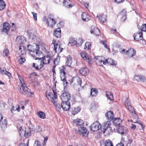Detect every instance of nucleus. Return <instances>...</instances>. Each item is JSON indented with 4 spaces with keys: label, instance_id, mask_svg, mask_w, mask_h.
Segmentation results:
<instances>
[{
    "label": "nucleus",
    "instance_id": "nucleus-1",
    "mask_svg": "<svg viewBox=\"0 0 146 146\" xmlns=\"http://www.w3.org/2000/svg\"><path fill=\"white\" fill-rule=\"evenodd\" d=\"M73 125L78 128V130L75 129H74L76 133L82 136H87L88 135L89 132L86 127H84V122L83 120L79 119L74 120Z\"/></svg>",
    "mask_w": 146,
    "mask_h": 146
},
{
    "label": "nucleus",
    "instance_id": "nucleus-2",
    "mask_svg": "<svg viewBox=\"0 0 146 146\" xmlns=\"http://www.w3.org/2000/svg\"><path fill=\"white\" fill-rule=\"evenodd\" d=\"M28 51L30 52V54L33 57L36 56L38 54L39 50V46L38 45L36 44L35 46H32L30 44L27 46Z\"/></svg>",
    "mask_w": 146,
    "mask_h": 146
},
{
    "label": "nucleus",
    "instance_id": "nucleus-3",
    "mask_svg": "<svg viewBox=\"0 0 146 146\" xmlns=\"http://www.w3.org/2000/svg\"><path fill=\"white\" fill-rule=\"evenodd\" d=\"M19 92L22 94L26 95L29 93L32 94L30 90L27 87L26 84L23 82V84H22L21 86L18 88Z\"/></svg>",
    "mask_w": 146,
    "mask_h": 146
},
{
    "label": "nucleus",
    "instance_id": "nucleus-4",
    "mask_svg": "<svg viewBox=\"0 0 146 146\" xmlns=\"http://www.w3.org/2000/svg\"><path fill=\"white\" fill-rule=\"evenodd\" d=\"M50 56L49 55H47L42 58V59H39L38 62H40L39 66L40 68H41L44 66V65L49 64L50 60Z\"/></svg>",
    "mask_w": 146,
    "mask_h": 146
},
{
    "label": "nucleus",
    "instance_id": "nucleus-5",
    "mask_svg": "<svg viewBox=\"0 0 146 146\" xmlns=\"http://www.w3.org/2000/svg\"><path fill=\"white\" fill-rule=\"evenodd\" d=\"M62 68L60 69V77L61 80L63 82V85L64 87H66L68 84V82L66 79V73L65 71V70L64 66H62Z\"/></svg>",
    "mask_w": 146,
    "mask_h": 146
},
{
    "label": "nucleus",
    "instance_id": "nucleus-6",
    "mask_svg": "<svg viewBox=\"0 0 146 146\" xmlns=\"http://www.w3.org/2000/svg\"><path fill=\"white\" fill-rule=\"evenodd\" d=\"M71 97L70 94L68 92H65L61 95L60 98L62 102H68Z\"/></svg>",
    "mask_w": 146,
    "mask_h": 146
},
{
    "label": "nucleus",
    "instance_id": "nucleus-7",
    "mask_svg": "<svg viewBox=\"0 0 146 146\" xmlns=\"http://www.w3.org/2000/svg\"><path fill=\"white\" fill-rule=\"evenodd\" d=\"M83 43L82 40L81 39H79L77 41L75 38H72L70 40L69 42V43L71 44L72 46H73L76 44L77 46H81Z\"/></svg>",
    "mask_w": 146,
    "mask_h": 146
},
{
    "label": "nucleus",
    "instance_id": "nucleus-8",
    "mask_svg": "<svg viewBox=\"0 0 146 146\" xmlns=\"http://www.w3.org/2000/svg\"><path fill=\"white\" fill-rule=\"evenodd\" d=\"M100 123L98 121L94 122L91 125V130L93 131H97L100 129Z\"/></svg>",
    "mask_w": 146,
    "mask_h": 146
},
{
    "label": "nucleus",
    "instance_id": "nucleus-9",
    "mask_svg": "<svg viewBox=\"0 0 146 146\" xmlns=\"http://www.w3.org/2000/svg\"><path fill=\"white\" fill-rule=\"evenodd\" d=\"M53 44L54 46V49L56 52L58 54L60 53L62 51L63 48H61L60 46L57 43L56 41L53 40L52 44Z\"/></svg>",
    "mask_w": 146,
    "mask_h": 146
},
{
    "label": "nucleus",
    "instance_id": "nucleus-10",
    "mask_svg": "<svg viewBox=\"0 0 146 146\" xmlns=\"http://www.w3.org/2000/svg\"><path fill=\"white\" fill-rule=\"evenodd\" d=\"M116 129L118 133L122 135L126 134L127 132V128L123 126H119V127H117Z\"/></svg>",
    "mask_w": 146,
    "mask_h": 146
},
{
    "label": "nucleus",
    "instance_id": "nucleus-11",
    "mask_svg": "<svg viewBox=\"0 0 146 146\" xmlns=\"http://www.w3.org/2000/svg\"><path fill=\"white\" fill-rule=\"evenodd\" d=\"M10 27V26L9 23H4L3 25V28L1 31V32L3 34L5 33L7 34H8Z\"/></svg>",
    "mask_w": 146,
    "mask_h": 146
},
{
    "label": "nucleus",
    "instance_id": "nucleus-12",
    "mask_svg": "<svg viewBox=\"0 0 146 146\" xmlns=\"http://www.w3.org/2000/svg\"><path fill=\"white\" fill-rule=\"evenodd\" d=\"M105 116L108 120V121L110 122L112 121L114 118L113 113L111 111H109L106 113L105 114Z\"/></svg>",
    "mask_w": 146,
    "mask_h": 146
},
{
    "label": "nucleus",
    "instance_id": "nucleus-13",
    "mask_svg": "<svg viewBox=\"0 0 146 146\" xmlns=\"http://www.w3.org/2000/svg\"><path fill=\"white\" fill-rule=\"evenodd\" d=\"M82 58L86 61L89 64L90 63L91 59L90 56L88 55V54L86 52H82L80 53Z\"/></svg>",
    "mask_w": 146,
    "mask_h": 146
},
{
    "label": "nucleus",
    "instance_id": "nucleus-14",
    "mask_svg": "<svg viewBox=\"0 0 146 146\" xmlns=\"http://www.w3.org/2000/svg\"><path fill=\"white\" fill-rule=\"evenodd\" d=\"M61 106L63 109L66 111L68 110L70 107V104L68 102H62Z\"/></svg>",
    "mask_w": 146,
    "mask_h": 146
},
{
    "label": "nucleus",
    "instance_id": "nucleus-15",
    "mask_svg": "<svg viewBox=\"0 0 146 146\" xmlns=\"http://www.w3.org/2000/svg\"><path fill=\"white\" fill-rule=\"evenodd\" d=\"M111 123L110 122L107 121L104 123L103 125L100 126V129L101 131H105L107 128L110 126Z\"/></svg>",
    "mask_w": 146,
    "mask_h": 146
},
{
    "label": "nucleus",
    "instance_id": "nucleus-16",
    "mask_svg": "<svg viewBox=\"0 0 146 146\" xmlns=\"http://www.w3.org/2000/svg\"><path fill=\"white\" fill-rule=\"evenodd\" d=\"M112 121L113 124L116 127L120 125L122 121V120L119 117L114 118Z\"/></svg>",
    "mask_w": 146,
    "mask_h": 146
},
{
    "label": "nucleus",
    "instance_id": "nucleus-17",
    "mask_svg": "<svg viewBox=\"0 0 146 146\" xmlns=\"http://www.w3.org/2000/svg\"><path fill=\"white\" fill-rule=\"evenodd\" d=\"M134 39L137 41L142 40L143 38V33L141 32L137 33L134 34L133 36Z\"/></svg>",
    "mask_w": 146,
    "mask_h": 146
},
{
    "label": "nucleus",
    "instance_id": "nucleus-18",
    "mask_svg": "<svg viewBox=\"0 0 146 146\" xmlns=\"http://www.w3.org/2000/svg\"><path fill=\"white\" fill-rule=\"evenodd\" d=\"M89 70L86 68H82L79 70V73L84 76L87 75L89 73Z\"/></svg>",
    "mask_w": 146,
    "mask_h": 146
},
{
    "label": "nucleus",
    "instance_id": "nucleus-19",
    "mask_svg": "<svg viewBox=\"0 0 146 146\" xmlns=\"http://www.w3.org/2000/svg\"><path fill=\"white\" fill-rule=\"evenodd\" d=\"M106 64L113 65H115L116 64V62L111 59L105 60L103 61V64L105 65Z\"/></svg>",
    "mask_w": 146,
    "mask_h": 146
},
{
    "label": "nucleus",
    "instance_id": "nucleus-20",
    "mask_svg": "<svg viewBox=\"0 0 146 146\" xmlns=\"http://www.w3.org/2000/svg\"><path fill=\"white\" fill-rule=\"evenodd\" d=\"M126 53L128 54L129 57L133 56L136 53V51L133 48H131L126 51Z\"/></svg>",
    "mask_w": 146,
    "mask_h": 146
},
{
    "label": "nucleus",
    "instance_id": "nucleus-21",
    "mask_svg": "<svg viewBox=\"0 0 146 146\" xmlns=\"http://www.w3.org/2000/svg\"><path fill=\"white\" fill-rule=\"evenodd\" d=\"M91 34L93 33L94 35H99L100 33V30L96 27H92V30L90 31Z\"/></svg>",
    "mask_w": 146,
    "mask_h": 146
},
{
    "label": "nucleus",
    "instance_id": "nucleus-22",
    "mask_svg": "<svg viewBox=\"0 0 146 146\" xmlns=\"http://www.w3.org/2000/svg\"><path fill=\"white\" fill-rule=\"evenodd\" d=\"M17 44H23L26 42V40L24 37H18L17 38Z\"/></svg>",
    "mask_w": 146,
    "mask_h": 146
},
{
    "label": "nucleus",
    "instance_id": "nucleus-23",
    "mask_svg": "<svg viewBox=\"0 0 146 146\" xmlns=\"http://www.w3.org/2000/svg\"><path fill=\"white\" fill-rule=\"evenodd\" d=\"M101 146H113V145L111 141L108 139L106 142L103 141L101 143Z\"/></svg>",
    "mask_w": 146,
    "mask_h": 146
},
{
    "label": "nucleus",
    "instance_id": "nucleus-24",
    "mask_svg": "<svg viewBox=\"0 0 146 146\" xmlns=\"http://www.w3.org/2000/svg\"><path fill=\"white\" fill-rule=\"evenodd\" d=\"M61 31L60 29L58 28L55 30L54 32V35L57 38H59L61 36Z\"/></svg>",
    "mask_w": 146,
    "mask_h": 146
},
{
    "label": "nucleus",
    "instance_id": "nucleus-25",
    "mask_svg": "<svg viewBox=\"0 0 146 146\" xmlns=\"http://www.w3.org/2000/svg\"><path fill=\"white\" fill-rule=\"evenodd\" d=\"M7 120L5 119H3L1 123V127L3 130H4L7 127Z\"/></svg>",
    "mask_w": 146,
    "mask_h": 146
},
{
    "label": "nucleus",
    "instance_id": "nucleus-26",
    "mask_svg": "<svg viewBox=\"0 0 146 146\" xmlns=\"http://www.w3.org/2000/svg\"><path fill=\"white\" fill-rule=\"evenodd\" d=\"M72 58L70 55L68 56L66 60V65L70 67L72 63Z\"/></svg>",
    "mask_w": 146,
    "mask_h": 146
},
{
    "label": "nucleus",
    "instance_id": "nucleus-27",
    "mask_svg": "<svg viewBox=\"0 0 146 146\" xmlns=\"http://www.w3.org/2000/svg\"><path fill=\"white\" fill-rule=\"evenodd\" d=\"M106 97L108 99L112 100H113V94L111 92H108L106 91Z\"/></svg>",
    "mask_w": 146,
    "mask_h": 146
},
{
    "label": "nucleus",
    "instance_id": "nucleus-28",
    "mask_svg": "<svg viewBox=\"0 0 146 146\" xmlns=\"http://www.w3.org/2000/svg\"><path fill=\"white\" fill-rule=\"evenodd\" d=\"M113 130L112 129V127L110 126L103 132L104 133H106V135H109L111 132H113Z\"/></svg>",
    "mask_w": 146,
    "mask_h": 146
},
{
    "label": "nucleus",
    "instance_id": "nucleus-29",
    "mask_svg": "<svg viewBox=\"0 0 146 146\" xmlns=\"http://www.w3.org/2000/svg\"><path fill=\"white\" fill-rule=\"evenodd\" d=\"M63 4L66 7H68L72 6L71 5V1L70 0H64Z\"/></svg>",
    "mask_w": 146,
    "mask_h": 146
},
{
    "label": "nucleus",
    "instance_id": "nucleus-30",
    "mask_svg": "<svg viewBox=\"0 0 146 146\" xmlns=\"http://www.w3.org/2000/svg\"><path fill=\"white\" fill-rule=\"evenodd\" d=\"M33 31H27V33L28 35V38L29 39L31 40H33L36 36L35 35L33 34Z\"/></svg>",
    "mask_w": 146,
    "mask_h": 146
},
{
    "label": "nucleus",
    "instance_id": "nucleus-31",
    "mask_svg": "<svg viewBox=\"0 0 146 146\" xmlns=\"http://www.w3.org/2000/svg\"><path fill=\"white\" fill-rule=\"evenodd\" d=\"M87 15L86 13L83 12L81 15V17L82 20L84 21H87L89 20V19L87 17Z\"/></svg>",
    "mask_w": 146,
    "mask_h": 146
},
{
    "label": "nucleus",
    "instance_id": "nucleus-32",
    "mask_svg": "<svg viewBox=\"0 0 146 146\" xmlns=\"http://www.w3.org/2000/svg\"><path fill=\"white\" fill-rule=\"evenodd\" d=\"M98 90L96 88H92L91 90L90 95L92 96H95L98 92Z\"/></svg>",
    "mask_w": 146,
    "mask_h": 146
},
{
    "label": "nucleus",
    "instance_id": "nucleus-33",
    "mask_svg": "<svg viewBox=\"0 0 146 146\" xmlns=\"http://www.w3.org/2000/svg\"><path fill=\"white\" fill-rule=\"evenodd\" d=\"M106 16L103 14L102 15L100 16L99 18L100 21L102 23H104L106 21Z\"/></svg>",
    "mask_w": 146,
    "mask_h": 146
},
{
    "label": "nucleus",
    "instance_id": "nucleus-34",
    "mask_svg": "<svg viewBox=\"0 0 146 146\" xmlns=\"http://www.w3.org/2000/svg\"><path fill=\"white\" fill-rule=\"evenodd\" d=\"M46 96L48 98V100L51 101H52L54 100V98L52 96V94L50 92H49L48 93L46 92Z\"/></svg>",
    "mask_w": 146,
    "mask_h": 146
},
{
    "label": "nucleus",
    "instance_id": "nucleus-35",
    "mask_svg": "<svg viewBox=\"0 0 146 146\" xmlns=\"http://www.w3.org/2000/svg\"><path fill=\"white\" fill-rule=\"evenodd\" d=\"M20 106H16L15 107L13 106L12 108L11 109V111L12 113H13V111H17L18 112L20 111Z\"/></svg>",
    "mask_w": 146,
    "mask_h": 146
},
{
    "label": "nucleus",
    "instance_id": "nucleus-36",
    "mask_svg": "<svg viewBox=\"0 0 146 146\" xmlns=\"http://www.w3.org/2000/svg\"><path fill=\"white\" fill-rule=\"evenodd\" d=\"M37 114L40 118L43 119L45 118V114L44 112L40 111H38L37 112Z\"/></svg>",
    "mask_w": 146,
    "mask_h": 146
},
{
    "label": "nucleus",
    "instance_id": "nucleus-37",
    "mask_svg": "<svg viewBox=\"0 0 146 146\" xmlns=\"http://www.w3.org/2000/svg\"><path fill=\"white\" fill-rule=\"evenodd\" d=\"M96 60L97 61V62L99 65V66H103V61L100 58V57H98L97 58H96Z\"/></svg>",
    "mask_w": 146,
    "mask_h": 146
},
{
    "label": "nucleus",
    "instance_id": "nucleus-38",
    "mask_svg": "<svg viewBox=\"0 0 146 146\" xmlns=\"http://www.w3.org/2000/svg\"><path fill=\"white\" fill-rule=\"evenodd\" d=\"M18 61L19 64H22L24 63L25 60V58H23L21 56H19L18 58Z\"/></svg>",
    "mask_w": 146,
    "mask_h": 146
},
{
    "label": "nucleus",
    "instance_id": "nucleus-39",
    "mask_svg": "<svg viewBox=\"0 0 146 146\" xmlns=\"http://www.w3.org/2000/svg\"><path fill=\"white\" fill-rule=\"evenodd\" d=\"M5 5L3 1H0V10H3L5 7Z\"/></svg>",
    "mask_w": 146,
    "mask_h": 146
},
{
    "label": "nucleus",
    "instance_id": "nucleus-40",
    "mask_svg": "<svg viewBox=\"0 0 146 146\" xmlns=\"http://www.w3.org/2000/svg\"><path fill=\"white\" fill-rule=\"evenodd\" d=\"M29 131L28 132V131H27L26 130H25V133L24 135L25 136H29L30 135L31 131H35V129H33V128H29Z\"/></svg>",
    "mask_w": 146,
    "mask_h": 146
},
{
    "label": "nucleus",
    "instance_id": "nucleus-41",
    "mask_svg": "<svg viewBox=\"0 0 146 146\" xmlns=\"http://www.w3.org/2000/svg\"><path fill=\"white\" fill-rule=\"evenodd\" d=\"M29 79L31 84L35 82L36 83V82L35 81L34 76L32 74H31L30 75Z\"/></svg>",
    "mask_w": 146,
    "mask_h": 146
},
{
    "label": "nucleus",
    "instance_id": "nucleus-42",
    "mask_svg": "<svg viewBox=\"0 0 146 146\" xmlns=\"http://www.w3.org/2000/svg\"><path fill=\"white\" fill-rule=\"evenodd\" d=\"M126 11L124 9H123L119 13V15L120 16H126Z\"/></svg>",
    "mask_w": 146,
    "mask_h": 146
},
{
    "label": "nucleus",
    "instance_id": "nucleus-43",
    "mask_svg": "<svg viewBox=\"0 0 146 146\" xmlns=\"http://www.w3.org/2000/svg\"><path fill=\"white\" fill-rule=\"evenodd\" d=\"M128 109L129 110L130 112L131 113V114L135 112L134 108L131 106H130V107H128Z\"/></svg>",
    "mask_w": 146,
    "mask_h": 146
},
{
    "label": "nucleus",
    "instance_id": "nucleus-44",
    "mask_svg": "<svg viewBox=\"0 0 146 146\" xmlns=\"http://www.w3.org/2000/svg\"><path fill=\"white\" fill-rule=\"evenodd\" d=\"M72 111L73 112L72 113L73 114L75 115L79 111H80V109L78 108L72 109Z\"/></svg>",
    "mask_w": 146,
    "mask_h": 146
},
{
    "label": "nucleus",
    "instance_id": "nucleus-45",
    "mask_svg": "<svg viewBox=\"0 0 146 146\" xmlns=\"http://www.w3.org/2000/svg\"><path fill=\"white\" fill-rule=\"evenodd\" d=\"M131 115L132 117L135 120H137L138 119V117L136 113V112L132 113Z\"/></svg>",
    "mask_w": 146,
    "mask_h": 146
},
{
    "label": "nucleus",
    "instance_id": "nucleus-46",
    "mask_svg": "<svg viewBox=\"0 0 146 146\" xmlns=\"http://www.w3.org/2000/svg\"><path fill=\"white\" fill-rule=\"evenodd\" d=\"M33 67L35 68L36 70H40L41 68H40V67L39 68V66L37 64H36L34 63H33L32 65Z\"/></svg>",
    "mask_w": 146,
    "mask_h": 146
},
{
    "label": "nucleus",
    "instance_id": "nucleus-47",
    "mask_svg": "<svg viewBox=\"0 0 146 146\" xmlns=\"http://www.w3.org/2000/svg\"><path fill=\"white\" fill-rule=\"evenodd\" d=\"M106 41L105 40H102L101 41L100 43L104 45V47L106 48H108L109 50H110L109 48H108L106 44Z\"/></svg>",
    "mask_w": 146,
    "mask_h": 146
},
{
    "label": "nucleus",
    "instance_id": "nucleus-48",
    "mask_svg": "<svg viewBox=\"0 0 146 146\" xmlns=\"http://www.w3.org/2000/svg\"><path fill=\"white\" fill-rule=\"evenodd\" d=\"M60 61V58H56L54 61V63L55 65L58 64Z\"/></svg>",
    "mask_w": 146,
    "mask_h": 146
},
{
    "label": "nucleus",
    "instance_id": "nucleus-49",
    "mask_svg": "<svg viewBox=\"0 0 146 146\" xmlns=\"http://www.w3.org/2000/svg\"><path fill=\"white\" fill-rule=\"evenodd\" d=\"M141 31H146V24H144L142 25L141 26Z\"/></svg>",
    "mask_w": 146,
    "mask_h": 146
},
{
    "label": "nucleus",
    "instance_id": "nucleus-50",
    "mask_svg": "<svg viewBox=\"0 0 146 146\" xmlns=\"http://www.w3.org/2000/svg\"><path fill=\"white\" fill-rule=\"evenodd\" d=\"M52 90L54 94V97L55 99H56L57 98V95L56 94V92L55 90L54 89V88H52Z\"/></svg>",
    "mask_w": 146,
    "mask_h": 146
},
{
    "label": "nucleus",
    "instance_id": "nucleus-51",
    "mask_svg": "<svg viewBox=\"0 0 146 146\" xmlns=\"http://www.w3.org/2000/svg\"><path fill=\"white\" fill-rule=\"evenodd\" d=\"M85 47H84V49H86L88 48H89L91 46V44L90 42H86L85 45Z\"/></svg>",
    "mask_w": 146,
    "mask_h": 146
},
{
    "label": "nucleus",
    "instance_id": "nucleus-52",
    "mask_svg": "<svg viewBox=\"0 0 146 146\" xmlns=\"http://www.w3.org/2000/svg\"><path fill=\"white\" fill-rule=\"evenodd\" d=\"M9 54V51L8 49H5L3 52L4 56H7Z\"/></svg>",
    "mask_w": 146,
    "mask_h": 146
},
{
    "label": "nucleus",
    "instance_id": "nucleus-53",
    "mask_svg": "<svg viewBox=\"0 0 146 146\" xmlns=\"http://www.w3.org/2000/svg\"><path fill=\"white\" fill-rule=\"evenodd\" d=\"M140 80L139 81L144 82L146 80L145 77L143 75H140Z\"/></svg>",
    "mask_w": 146,
    "mask_h": 146
},
{
    "label": "nucleus",
    "instance_id": "nucleus-54",
    "mask_svg": "<svg viewBox=\"0 0 146 146\" xmlns=\"http://www.w3.org/2000/svg\"><path fill=\"white\" fill-rule=\"evenodd\" d=\"M34 146H41L40 142L38 140H36L35 142Z\"/></svg>",
    "mask_w": 146,
    "mask_h": 146
},
{
    "label": "nucleus",
    "instance_id": "nucleus-55",
    "mask_svg": "<svg viewBox=\"0 0 146 146\" xmlns=\"http://www.w3.org/2000/svg\"><path fill=\"white\" fill-rule=\"evenodd\" d=\"M77 82L78 85L80 86L82 84V79L81 78L78 77L77 79Z\"/></svg>",
    "mask_w": 146,
    "mask_h": 146
},
{
    "label": "nucleus",
    "instance_id": "nucleus-56",
    "mask_svg": "<svg viewBox=\"0 0 146 146\" xmlns=\"http://www.w3.org/2000/svg\"><path fill=\"white\" fill-rule=\"evenodd\" d=\"M140 75H136L134 76V78L137 81H139L140 80Z\"/></svg>",
    "mask_w": 146,
    "mask_h": 146
},
{
    "label": "nucleus",
    "instance_id": "nucleus-57",
    "mask_svg": "<svg viewBox=\"0 0 146 146\" xmlns=\"http://www.w3.org/2000/svg\"><path fill=\"white\" fill-rule=\"evenodd\" d=\"M51 21V25H49V26L51 27H52L53 25H54L56 24V22L54 20V19H52Z\"/></svg>",
    "mask_w": 146,
    "mask_h": 146
},
{
    "label": "nucleus",
    "instance_id": "nucleus-58",
    "mask_svg": "<svg viewBox=\"0 0 146 146\" xmlns=\"http://www.w3.org/2000/svg\"><path fill=\"white\" fill-rule=\"evenodd\" d=\"M42 20L44 21H46V23L47 24L48 26H49V22L48 19L46 18V17H43Z\"/></svg>",
    "mask_w": 146,
    "mask_h": 146
},
{
    "label": "nucleus",
    "instance_id": "nucleus-59",
    "mask_svg": "<svg viewBox=\"0 0 146 146\" xmlns=\"http://www.w3.org/2000/svg\"><path fill=\"white\" fill-rule=\"evenodd\" d=\"M82 4V5H83L85 6L87 8L89 6V4L88 3H86L84 1H82L81 2Z\"/></svg>",
    "mask_w": 146,
    "mask_h": 146
},
{
    "label": "nucleus",
    "instance_id": "nucleus-60",
    "mask_svg": "<svg viewBox=\"0 0 146 146\" xmlns=\"http://www.w3.org/2000/svg\"><path fill=\"white\" fill-rule=\"evenodd\" d=\"M42 131V128L39 126H38L36 127V131L37 132H40Z\"/></svg>",
    "mask_w": 146,
    "mask_h": 146
},
{
    "label": "nucleus",
    "instance_id": "nucleus-61",
    "mask_svg": "<svg viewBox=\"0 0 146 146\" xmlns=\"http://www.w3.org/2000/svg\"><path fill=\"white\" fill-rule=\"evenodd\" d=\"M111 31L112 33H113L115 35H116L118 33V32L116 31V29H112L111 30Z\"/></svg>",
    "mask_w": 146,
    "mask_h": 146
},
{
    "label": "nucleus",
    "instance_id": "nucleus-62",
    "mask_svg": "<svg viewBox=\"0 0 146 146\" xmlns=\"http://www.w3.org/2000/svg\"><path fill=\"white\" fill-rule=\"evenodd\" d=\"M33 14V18L35 20H37V14L36 13L32 12Z\"/></svg>",
    "mask_w": 146,
    "mask_h": 146
},
{
    "label": "nucleus",
    "instance_id": "nucleus-63",
    "mask_svg": "<svg viewBox=\"0 0 146 146\" xmlns=\"http://www.w3.org/2000/svg\"><path fill=\"white\" fill-rule=\"evenodd\" d=\"M20 80V82H21V84L22 85V84H23V78L20 75L18 76Z\"/></svg>",
    "mask_w": 146,
    "mask_h": 146
},
{
    "label": "nucleus",
    "instance_id": "nucleus-64",
    "mask_svg": "<svg viewBox=\"0 0 146 146\" xmlns=\"http://www.w3.org/2000/svg\"><path fill=\"white\" fill-rule=\"evenodd\" d=\"M48 139V137H44V145H45L46 144V142Z\"/></svg>",
    "mask_w": 146,
    "mask_h": 146
}]
</instances>
